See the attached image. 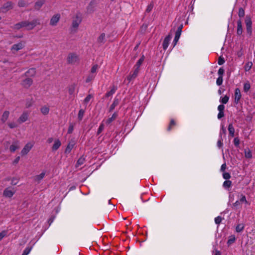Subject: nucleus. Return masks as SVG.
I'll return each instance as SVG.
<instances>
[{
	"label": "nucleus",
	"instance_id": "obj_33",
	"mask_svg": "<svg viewBox=\"0 0 255 255\" xmlns=\"http://www.w3.org/2000/svg\"><path fill=\"white\" fill-rule=\"evenodd\" d=\"M244 229V225L243 224H240L237 225L236 228V231L237 232L240 233L242 232Z\"/></svg>",
	"mask_w": 255,
	"mask_h": 255
},
{
	"label": "nucleus",
	"instance_id": "obj_4",
	"mask_svg": "<svg viewBox=\"0 0 255 255\" xmlns=\"http://www.w3.org/2000/svg\"><path fill=\"white\" fill-rule=\"evenodd\" d=\"M81 20L82 19L81 16L79 14H76L75 16L73 18V19L72 20V27L75 29H77L80 23L81 22Z\"/></svg>",
	"mask_w": 255,
	"mask_h": 255
},
{
	"label": "nucleus",
	"instance_id": "obj_11",
	"mask_svg": "<svg viewBox=\"0 0 255 255\" xmlns=\"http://www.w3.org/2000/svg\"><path fill=\"white\" fill-rule=\"evenodd\" d=\"M75 144H76V141L74 140H73V139L69 141V142L68 143V144L65 149V152L66 153H69L71 152L72 148L75 146Z\"/></svg>",
	"mask_w": 255,
	"mask_h": 255
},
{
	"label": "nucleus",
	"instance_id": "obj_64",
	"mask_svg": "<svg viewBox=\"0 0 255 255\" xmlns=\"http://www.w3.org/2000/svg\"><path fill=\"white\" fill-rule=\"evenodd\" d=\"M226 163H224L222 165L221 167V171L222 172H224L226 168Z\"/></svg>",
	"mask_w": 255,
	"mask_h": 255
},
{
	"label": "nucleus",
	"instance_id": "obj_43",
	"mask_svg": "<svg viewBox=\"0 0 255 255\" xmlns=\"http://www.w3.org/2000/svg\"><path fill=\"white\" fill-rule=\"evenodd\" d=\"M238 15L240 17H243L245 16V10L242 7L239 8Z\"/></svg>",
	"mask_w": 255,
	"mask_h": 255
},
{
	"label": "nucleus",
	"instance_id": "obj_19",
	"mask_svg": "<svg viewBox=\"0 0 255 255\" xmlns=\"http://www.w3.org/2000/svg\"><path fill=\"white\" fill-rule=\"evenodd\" d=\"M237 34L240 35L243 33V27L242 23L241 20H239L237 21Z\"/></svg>",
	"mask_w": 255,
	"mask_h": 255
},
{
	"label": "nucleus",
	"instance_id": "obj_51",
	"mask_svg": "<svg viewBox=\"0 0 255 255\" xmlns=\"http://www.w3.org/2000/svg\"><path fill=\"white\" fill-rule=\"evenodd\" d=\"M234 143L236 147H238L240 144V139L238 137H235L234 139Z\"/></svg>",
	"mask_w": 255,
	"mask_h": 255
},
{
	"label": "nucleus",
	"instance_id": "obj_54",
	"mask_svg": "<svg viewBox=\"0 0 255 255\" xmlns=\"http://www.w3.org/2000/svg\"><path fill=\"white\" fill-rule=\"evenodd\" d=\"M222 140H223L222 138H221L220 137V139L217 141V146L219 148H221L223 146V143Z\"/></svg>",
	"mask_w": 255,
	"mask_h": 255
},
{
	"label": "nucleus",
	"instance_id": "obj_36",
	"mask_svg": "<svg viewBox=\"0 0 255 255\" xmlns=\"http://www.w3.org/2000/svg\"><path fill=\"white\" fill-rule=\"evenodd\" d=\"M235 240H236L235 236H232L229 239V240H228V241L227 242V244L228 245V246H230L231 244H232L233 243H234L235 242Z\"/></svg>",
	"mask_w": 255,
	"mask_h": 255
},
{
	"label": "nucleus",
	"instance_id": "obj_22",
	"mask_svg": "<svg viewBox=\"0 0 255 255\" xmlns=\"http://www.w3.org/2000/svg\"><path fill=\"white\" fill-rule=\"evenodd\" d=\"M36 70L35 68L29 69L26 73L25 76L27 77H33L35 75Z\"/></svg>",
	"mask_w": 255,
	"mask_h": 255
},
{
	"label": "nucleus",
	"instance_id": "obj_45",
	"mask_svg": "<svg viewBox=\"0 0 255 255\" xmlns=\"http://www.w3.org/2000/svg\"><path fill=\"white\" fill-rule=\"evenodd\" d=\"M3 7L8 10L12 7V4L11 2H7L4 5Z\"/></svg>",
	"mask_w": 255,
	"mask_h": 255
},
{
	"label": "nucleus",
	"instance_id": "obj_21",
	"mask_svg": "<svg viewBox=\"0 0 255 255\" xmlns=\"http://www.w3.org/2000/svg\"><path fill=\"white\" fill-rule=\"evenodd\" d=\"M61 142L59 139H56L54 141V143L52 147V149L53 151L57 150L61 146Z\"/></svg>",
	"mask_w": 255,
	"mask_h": 255
},
{
	"label": "nucleus",
	"instance_id": "obj_16",
	"mask_svg": "<svg viewBox=\"0 0 255 255\" xmlns=\"http://www.w3.org/2000/svg\"><path fill=\"white\" fill-rule=\"evenodd\" d=\"M241 96L240 90L239 88H236L235 91V103L236 104H238Z\"/></svg>",
	"mask_w": 255,
	"mask_h": 255
},
{
	"label": "nucleus",
	"instance_id": "obj_27",
	"mask_svg": "<svg viewBox=\"0 0 255 255\" xmlns=\"http://www.w3.org/2000/svg\"><path fill=\"white\" fill-rule=\"evenodd\" d=\"M228 130L230 135L233 137L235 133V129L232 124H231L229 125Z\"/></svg>",
	"mask_w": 255,
	"mask_h": 255
},
{
	"label": "nucleus",
	"instance_id": "obj_30",
	"mask_svg": "<svg viewBox=\"0 0 255 255\" xmlns=\"http://www.w3.org/2000/svg\"><path fill=\"white\" fill-rule=\"evenodd\" d=\"M41 112L44 115H47L49 112V109L48 107L44 106L41 108Z\"/></svg>",
	"mask_w": 255,
	"mask_h": 255
},
{
	"label": "nucleus",
	"instance_id": "obj_37",
	"mask_svg": "<svg viewBox=\"0 0 255 255\" xmlns=\"http://www.w3.org/2000/svg\"><path fill=\"white\" fill-rule=\"evenodd\" d=\"M153 5H154L153 3L152 2H151L147 5V7L146 8V10H145V12H147V13L150 12L152 10L153 7Z\"/></svg>",
	"mask_w": 255,
	"mask_h": 255
},
{
	"label": "nucleus",
	"instance_id": "obj_14",
	"mask_svg": "<svg viewBox=\"0 0 255 255\" xmlns=\"http://www.w3.org/2000/svg\"><path fill=\"white\" fill-rule=\"evenodd\" d=\"M139 72V69L138 68H136L133 72V73L129 75L127 78V80L128 81V83H129L131 80L135 79L137 76Z\"/></svg>",
	"mask_w": 255,
	"mask_h": 255
},
{
	"label": "nucleus",
	"instance_id": "obj_41",
	"mask_svg": "<svg viewBox=\"0 0 255 255\" xmlns=\"http://www.w3.org/2000/svg\"><path fill=\"white\" fill-rule=\"evenodd\" d=\"M144 57L143 55L137 62L135 66H136V68H138V69H139L140 66L141 65L143 61H144Z\"/></svg>",
	"mask_w": 255,
	"mask_h": 255
},
{
	"label": "nucleus",
	"instance_id": "obj_62",
	"mask_svg": "<svg viewBox=\"0 0 255 255\" xmlns=\"http://www.w3.org/2000/svg\"><path fill=\"white\" fill-rule=\"evenodd\" d=\"M225 62V60L223 58L220 57L218 59V64L221 65Z\"/></svg>",
	"mask_w": 255,
	"mask_h": 255
},
{
	"label": "nucleus",
	"instance_id": "obj_2",
	"mask_svg": "<svg viewBox=\"0 0 255 255\" xmlns=\"http://www.w3.org/2000/svg\"><path fill=\"white\" fill-rule=\"evenodd\" d=\"M33 146V143L31 142H27L23 147L21 151V155H26Z\"/></svg>",
	"mask_w": 255,
	"mask_h": 255
},
{
	"label": "nucleus",
	"instance_id": "obj_12",
	"mask_svg": "<svg viewBox=\"0 0 255 255\" xmlns=\"http://www.w3.org/2000/svg\"><path fill=\"white\" fill-rule=\"evenodd\" d=\"M107 37L105 33H102L97 38V42L100 44H104Z\"/></svg>",
	"mask_w": 255,
	"mask_h": 255
},
{
	"label": "nucleus",
	"instance_id": "obj_61",
	"mask_svg": "<svg viewBox=\"0 0 255 255\" xmlns=\"http://www.w3.org/2000/svg\"><path fill=\"white\" fill-rule=\"evenodd\" d=\"M74 91H75L74 87V86H71V87H70L69 88L68 92H69L70 95H72V94H73V93L74 92Z\"/></svg>",
	"mask_w": 255,
	"mask_h": 255
},
{
	"label": "nucleus",
	"instance_id": "obj_38",
	"mask_svg": "<svg viewBox=\"0 0 255 255\" xmlns=\"http://www.w3.org/2000/svg\"><path fill=\"white\" fill-rule=\"evenodd\" d=\"M85 111L83 109H80L78 113V119L81 121L82 120Z\"/></svg>",
	"mask_w": 255,
	"mask_h": 255
},
{
	"label": "nucleus",
	"instance_id": "obj_8",
	"mask_svg": "<svg viewBox=\"0 0 255 255\" xmlns=\"http://www.w3.org/2000/svg\"><path fill=\"white\" fill-rule=\"evenodd\" d=\"M78 60V56L74 53H70L67 57V61L69 63H75Z\"/></svg>",
	"mask_w": 255,
	"mask_h": 255
},
{
	"label": "nucleus",
	"instance_id": "obj_44",
	"mask_svg": "<svg viewBox=\"0 0 255 255\" xmlns=\"http://www.w3.org/2000/svg\"><path fill=\"white\" fill-rule=\"evenodd\" d=\"M32 249V247H27L24 250L22 255H28L29 253L30 252L31 250Z\"/></svg>",
	"mask_w": 255,
	"mask_h": 255
},
{
	"label": "nucleus",
	"instance_id": "obj_34",
	"mask_svg": "<svg viewBox=\"0 0 255 255\" xmlns=\"http://www.w3.org/2000/svg\"><path fill=\"white\" fill-rule=\"evenodd\" d=\"M95 76H96V75L90 73L86 79V82L89 83V82H91V81H92L94 79Z\"/></svg>",
	"mask_w": 255,
	"mask_h": 255
},
{
	"label": "nucleus",
	"instance_id": "obj_23",
	"mask_svg": "<svg viewBox=\"0 0 255 255\" xmlns=\"http://www.w3.org/2000/svg\"><path fill=\"white\" fill-rule=\"evenodd\" d=\"M238 198H239V201H240V202L242 204V203H245V204H248V201L246 199V196L242 194H240L238 195Z\"/></svg>",
	"mask_w": 255,
	"mask_h": 255
},
{
	"label": "nucleus",
	"instance_id": "obj_26",
	"mask_svg": "<svg viewBox=\"0 0 255 255\" xmlns=\"http://www.w3.org/2000/svg\"><path fill=\"white\" fill-rule=\"evenodd\" d=\"M44 2V0H39L37 1L35 3V6H34L35 9H39L42 6V5L43 4Z\"/></svg>",
	"mask_w": 255,
	"mask_h": 255
},
{
	"label": "nucleus",
	"instance_id": "obj_5",
	"mask_svg": "<svg viewBox=\"0 0 255 255\" xmlns=\"http://www.w3.org/2000/svg\"><path fill=\"white\" fill-rule=\"evenodd\" d=\"M15 192V191L14 189L8 187L4 189L3 195L5 197L10 198L14 194Z\"/></svg>",
	"mask_w": 255,
	"mask_h": 255
},
{
	"label": "nucleus",
	"instance_id": "obj_3",
	"mask_svg": "<svg viewBox=\"0 0 255 255\" xmlns=\"http://www.w3.org/2000/svg\"><path fill=\"white\" fill-rule=\"evenodd\" d=\"M60 14L59 13L53 15L50 20L49 24L52 26H55L57 25L60 20Z\"/></svg>",
	"mask_w": 255,
	"mask_h": 255
},
{
	"label": "nucleus",
	"instance_id": "obj_52",
	"mask_svg": "<svg viewBox=\"0 0 255 255\" xmlns=\"http://www.w3.org/2000/svg\"><path fill=\"white\" fill-rule=\"evenodd\" d=\"M7 232L3 231L0 233V241H1L4 237L6 236Z\"/></svg>",
	"mask_w": 255,
	"mask_h": 255
},
{
	"label": "nucleus",
	"instance_id": "obj_53",
	"mask_svg": "<svg viewBox=\"0 0 255 255\" xmlns=\"http://www.w3.org/2000/svg\"><path fill=\"white\" fill-rule=\"evenodd\" d=\"M18 182V179L16 178H12L11 181V184L13 185H16Z\"/></svg>",
	"mask_w": 255,
	"mask_h": 255
},
{
	"label": "nucleus",
	"instance_id": "obj_56",
	"mask_svg": "<svg viewBox=\"0 0 255 255\" xmlns=\"http://www.w3.org/2000/svg\"><path fill=\"white\" fill-rule=\"evenodd\" d=\"M74 129V126L72 124H70L68 129V133H71Z\"/></svg>",
	"mask_w": 255,
	"mask_h": 255
},
{
	"label": "nucleus",
	"instance_id": "obj_6",
	"mask_svg": "<svg viewBox=\"0 0 255 255\" xmlns=\"http://www.w3.org/2000/svg\"><path fill=\"white\" fill-rule=\"evenodd\" d=\"M24 47V44L22 42H19L13 44L11 47V51L13 53H15L19 50Z\"/></svg>",
	"mask_w": 255,
	"mask_h": 255
},
{
	"label": "nucleus",
	"instance_id": "obj_55",
	"mask_svg": "<svg viewBox=\"0 0 255 255\" xmlns=\"http://www.w3.org/2000/svg\"><path fill=\"white\" fill-rule=\"evenodd\" d=\"M218 73L219 76H221L223 77V75L224 73V69L223 68H220L218 70Z\"/></svg>",
	"mask_w": 255,
	"mask_h": 255
},
{
	"label": "nucleus",
	"instance_id": "obj_48",
	"mask_svg": "<svg viewBox=\"0 0 255 255\" xmlns=\"http://www.w3.org/2000/svg\"><path fill=\"white\" fill-rule=\"evenodd\" d=\"M223 177L225 179H226V180H228V179L231 178V175L228 172H224L223 174Z\"/></svg>",
	"mask_w": 255,
	"mask_h": 255
},
{
	"label": "nucleus",
	"instance_id": "obj_50",
	"mask_svg": "<svg viewBox=\"0 0 255 255\" xmlns=\"http://www.w3.org/2000/svg\"><path fill=\"white\" fill-rule=\"evenodd\" d=\"M223 83V77L221 76H219V77L217 78L216 81V84L220 86Z\"/></svg>",
	"mask_w": 255,
	"mask_h": 255
},
{
	"label": "nucleus",
	"instance_id": "obj_32",
	"mask_svg": "<svg viewBox=\"0 0 255 255\" xmlns=\"http://www.w3.org/2000/svg\"><path fill=\"white\" fill-rule=\"evenodd\" d=\"M24 21L16 23L14 25V28L16 29H19L21 28L24 27V24H23Z\"/></svg>",
	"mask_w": 255,
	"mask_h": 255
},
{
	"label": "nucleus",
	"instance_id": "obj_57",
	"mask_svg": "<svg viewBox=\"0 0 255 255\" xmlns=\"http://www.w3.org/2000/svg\"><path fill=\"white\" fill-rule=\"evenodd\" d=\"M92 96L91 95H88L85 99H84V102L85 103H88L92 99Z\"/></svg>",
	"mask_w": 255,
	"mask_h": 255
},
{
	"label": "nucleus",
	"instance_id": "obj_49",
	"mask_svg": "<svg viewBox=\"0 0 255 255\" xmlns=\"http://www.w3.org/2000/svg\"><path fill=\"white\" fill-rule=\"evenodd\" d=\"M104 125L103 124V122L100 125L98 131H97V134H99L104 129Z\"/></svg>",
	"mask_w": 255,
	"mask_h": 255
},
{
	"label": "nucleus",
	"instance_id": "obj_40",
	"mask_svg": "<svg viewBox=\"0 0 255 255\" xmlns=\"http://www.w3.org/2000/svg\"><path fill=\"white\" fill-rule=\"evenodd\" d=\"M245 157L248 158H251L252 157L251 151L250 149H245Z\"/></svg>",
	"mask_w": 255,
	"mask_h": 255
},
{
	"label": "nucleus",
	"instance_id": "obj_39",
	"mask_svg": "<svg viewBox=\"0 0 255 255\" xmlns=\"http://www.w3.org/2000/svg\"><path fill=\"white\" fill-rule=\"evenodd\" d=\"M229 99V97L228 96H225L224 97L220 98V102L224 104H226L228 102Z\"/></svg>",
	"mask_w": 255,
	"mask_h": 255
},
{
	"label": "nucleus",
	"instance_id": "obj_18",
	"mask_svg": "<svg viewBox=\"0 0 255 255\" xmlns=\"http://www.w3.org/2000/svg\"><path fill=\"white\" fill-rule=\"evenodd\" d=\"M33 80L30 78H26L23 81L22 84L25 88H29L32 84Z\"/></svg>",
	"mask_w": 255,
	"mask_h": 255
},
{
	"label": "nucleus",
	"instance_id": "obj_15",
	"mask_svg": "<svg viewBox=\"0 0 255 255\" xmlns=\"http://www.w3.org/2000/svg\"><path fill=\"white\" fill-rule=\"evenodd\" d=\"M171 38L172 36L170 34H169L165 38L162 44L163 48L164 49V50H165L167 48L169 44V42L171 39Z\"/></svg>",
	"mask_w": 255,
	"mask_h": 255
},
{
	"label": "nucleus",
	"instance_id": "obj_17",
	"mask_svg": "<svg viewBox=\"0 0 255 255\" xmlns=\"http://www.w3.org/2000/svg\"><path fill=\"white\" fill-rule=\"evenodd\" d=\"M9 116V112L8 111H5L1 117L0 121L2 123H5L8 120Z\"/></svg>",
	"mask_w": 255,
	"mask_h": 255
},
{
	"label": "nucleus",
	"instance_id": "obj_47",
	"mask_svg": "<svg viewBox=\"0 0 255 255\" xmlns=\"http://www.w3.org/2000/svg\"><path fill=\"white\" fill-rule=\"evenodd\" d=\"M251 88L249 83H246L244 85V90L245 92H248Z\"/></svg>",
	"mask_w": 255,
	"mask_h": 255
},
{
	"label": "nucleus",
	"instance_id": "obj_63",
	"mask_svg": "<svg viewBox=\"0 0 255 255\" xmlns=\"http://www.w3.org/2000/svg\"><path fill=\"white\" fill-rule=\"evenodd\" d=\"M175 125V123L174 121V120H171L170 122V125H169V127L168 128V130H170L171 129V127L174 126Z\"/></svg>",
	"mask_w": 255,
	"mask_h": 255
},
{
	"label": "nucleus",
	"instance_id": "obj_10",
	"mask_svg": "<svg viewBox=\"0 0 255 255\" xmlns=\"http://www.w3.org/2000/svg\"><path fill=\"white\" fill-rule=\"evenodd\" d=\"M28 114L26 112H24L20 115V116L18 119L17 122L19 124H22L28 120Z\"/></svg>",
	"mask_w": 255,
	"mask_h": 255
},
{
	"label": "nucleus",
	"instance_id": "obj_58",
	"mask_svg": "<svg viewBox=\"0 0 255 255\" xmlns=\"http://www.w3.org/2000/svg\"><path fill=\"white\" fill-rule=\"evenodd\" d=\"M222 221V218L220 216H218L217 217L215 218V222L216 224H219Z\"/></svg>",
	"mask_w": 255,
	"mask_h": 255
},
{
	"label": "nucleus",
	"instance_id": "obj_59",
	"mask_svg": "<svg viewBox=\"0 0 255 255\" xmlns=\"http://www.w3.org/2000/svg\"><path fill=\"white\" fill-rule=\"evenodd\" d=\"M226 128L223 126H222L221 131L220 133V137L221 138H222V134H226Z\"/></svg>",
	"mask_w": 255,
	"mask_h": 255
},
{
	"label": "nucleus",
	"instance_id": "obj_46",
	"mask_svg": "<svg viewBox=\"0 0 255 255\" xmlns=\"http://www.w3.org/2000/svg\"><path fill=\"white\" fill-rule=\"evenodd\" d=\"M241 203L238 200L236 201L233 204V208L234 209H238L241 206Z\"/></svg>",
	"mask_w": 255,
	"mask_h": 255
},
{
	"label": "nucleus",
	"instance_id": "obj_25",
	"mask_svg": "<svg viewBox=\"0 0 255 255\" xmlns=\"http://www.w3.org/2000/svg\"><path fill=\"white\" fill-rule=\"evenodd\" d=\"M117 90V87L115 86H113L110 91L107 93L106 96L110 97L112 96Z\"/></svg>",
	"mask_w": 255,
	"mask_h": 255
},
{
	"label": "nucleus",
	"instance_id": "obj_29",
	"mask_svg": "<svg viewBox=\"0 0 255 255\" xmlns=\"http://www.w3.org/2000/svg\"><path fill=\"white\" fill-rule=\"evenodd\" d=\"M85 161V159L83 156L79 158L78 160L77 163H76V167H78L82 164H84V163Z\"/></svg>",
	"mask_w": 255,
	"mask_h": 255
},
{
	"label": "nucleus",
	"instance_id": "obj_28",
	"mask_svg": "<svg viewBox=\"0 0 255 255\" xmlns=\"http://www.w3.org/2000/svg\"><path fill=\"white\" fill-rule=\"evenodd\" d=\"M7 125L10 128H14L18 127L17 123L14 121L8 122Z\"/></svg>",
	"mask_w": 255,
	"mask_h": 255
},
{
	"label": "nucleus",
	"instance_id": "obj_24",
	"mask_svg": "<svg viewBox=\"0 0 255 255\" xmlns=\"http://www.w3.org/2000/svg\"><path fill=\"white\" fill-rule=\"evenodd\" d=\"M45 171H43L40 174L35 177V180L38 182H39L45 176Z\"/></svg>",
	"mask_w": 255,
	"mask_h": 255
},
{
	"label": "nucleus",
	"instance_id": "obj_13",
	"mask_svg": "<svg viewBox=\"0 0 255 255\" xmlns=\"http://www.w3.org/2000/svg\"><path fill=\"white\" fill-rule=\"evenodd\" d=\"M182 27H183L182 25H181L178 28V29L176 32V34H175V37L174 39V46L176 45V42L178 41V40L179 39V37H180L181 33Z\"/></svg>",
	"mask_w": 255,
	"mask_h": 255
},
{
	"label": "nucleus",
	"instance_id": "obj_9",
	"mask_svg": "<svg viewBox=\"0 0 255 255\" xmlns=\"http://www.w3.org/2000/svg\"><path fill=\"white\" fill-rule=\"evenodd\" d=\"M245 23L247 27V32L251 35L252 34V20L250 17H246Z\"/></svg>",
	"mask_w": 255,
	"mask_h": 255
},
{
	"label": "nucleus",
	"instance_id": "obj_35",
	"mask_svg": "<svg viewBox=\"0 0 255 255\" xmlns=\"http://www.w3.org/2000/svg\"><path fill=\"white\" fill-rule=\"evenodd\" d=\"M253 63L252 62H247L245 66V70L246 71H249L252 68Z\"/></svg>",
	"mask_w": 255,
	"mask_h": 255
},
{
	"label": "nucleus",
	"instance_id": "obj_42",
	"mask_svg": "<svg viewBox=\"0 0 255 255\" xmlns=\"http://www.w3.org/2000/svg\"><path fill=\"white\" fill-rule=\"evenodd\" d=\"M98 68V66L97 64L93 65L91 69L90 73L96 75V71Z\"/></svg>",
	"mask_w": 255,
	"mask_h": 255
},
{
	"label": "nucleus",
	"instance_id": "obj_31",
	"mask_svg": "<svg viewBox=\"0 0 255 255\" xmlns=\"http://www.w3.org/2000/svg\"><path fill=\"white\" fill-rule=\"evenodd\" d=\"M232 182L230 180H226L224 182L223 186V187L227 189L229 188L231 186Z\"/></svg>",
	"mask_w": 255,
	"mask_h": 255
},
{
	"label": "nucleus",
	"instance_id": "obj_60",
	"mask_svg": "<svg viewBox=\"0 0 255 255\" xmlns=\"http://www.w3.org/2000/svg\"><path fill=\"white\" fill-rule=\"evenodd\" d=\"M224 109H225V106L223 105H220L218 107V110L219 111V112H224Z\"/></svg>",
	"mask_w": 255,
	"mask_h": 255
},
{
	"label": "nucleus",
	"instance_id": "obj_7",
	"mask_svg": "<svg viewBox=\"0 0 255 255\" xmlns=\"http://www.w3.org/2000/svg\"><path fill=\"white\" fill-rule=\"evenodd\" d=\"M20 148V142L18 140L13 141L9 146V149L11 152H14Z\"/></svg>",
	"mask_w": 255,
	"mask_h": 255
},
{
	"label": "nucleus",
	"instance_id": "obj_20",
	"mask_svg": "<svg viewBox=\"0 0 255 255\" xmlns=\"http://www.w3.org/2000/svg\"><path fill=\"white\" fill-rule=\"evenodd\" d=\"M117 117V113H114L112 116L109 118H108L107 120L105 121H103V122H105V124L107 125L110 124L113 121H114Z\"/></svg>",
	"mask_w": 255,
	"mask_h": 255
},
{
	"label": "nucleus",
	"instance_id": "obj_1",
	"mask_svg": "<svg viewBox=\"0 0 255 255\" xmlns=\"http://www.w3.org/2000/svg\"><path fill=\"white\" fill-rule=\"evenodd\" d=\"M40 20L38 19H34L30 21H24V28L27 30H31L36 25L40 24Z\"/></svg>",
	"mask_w": 255,
	"mask_h": 255
}]
</instances>
